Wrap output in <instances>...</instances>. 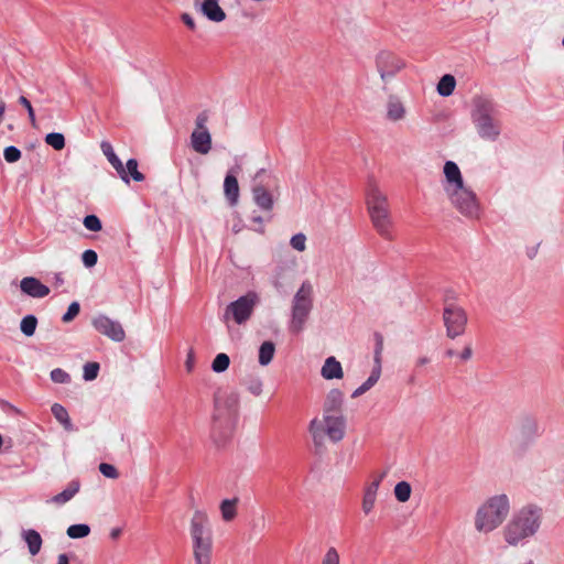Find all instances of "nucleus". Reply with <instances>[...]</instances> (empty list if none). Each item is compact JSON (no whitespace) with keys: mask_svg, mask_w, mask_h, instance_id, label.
Returning a JSON list of instances; mask_svg holds the SVG:
<instances>
[{"mask_svg":"<svg viewBox=\"0 0 564 564\" xmlns=\"http://www.w3.org/2000/svg\"><path fill=\"white\" fill-rule=\"evenodd\" d=\"M124 169L129 180L130 177L135 182H142L144 180V175L138 170V161L135 159H129Z\"/></svg>","mask_w":564,"mask_h":564,"instance_id":"33","label":"nucleus"},{"mask_svg":"<svg viewBox=\"0 0 564 564\" xmlns=\"http://www.w3.org/2000/svg\"><path fill=\"white\" fill-rule=\"evenodd\" d=\"M445 355H446V357L452 358V357H455V356L457 357L458 354H456V351L454 349H447L445 351Z\"/></svg>","mask_w":564,"mask_h":564,"instance_id":"61","label":"nucleus"},{"mask_svg":"<svg viewBox=\"0 0 564 564\" xmlns=\"http://www.w3.org/2000/svg\"><path fill=\"white\" fill-rule=\"evenodd\" d=\"M323 415H344V393L332 389L323 403Z\"/></svg>","mask_w":564,"mask_h":564,"instance_id":"17","label":"nucleus"},{"mask_svg":"<svg viewBox=\"0 0 564 564\" xmlns=\"http://www.w3.org/2000/svg\"><path fill=\"white\" fill-rule=\"evenodd\" d=\"M259 302L256 292H248L246 295L240 296L238 300L227 305L224 313V321L232 319L236 324L241 325L246 323Z\"/></svg>","mask_w":564,"mask_h":564,"instance_id":"10","label":"nucleus"},{"mask_svg":"<svg viewBox=\"0 0 564 564\" xmlns=\"http://www.w3.org/2000/svg\"><path fill=\"white\" fill-rule=\"evenodd\" d=\"M380 376H381V368L373 366L370 376L365 381V384L368 387L369 390L378 382V380L380 379Z\"/></svg>","mask_w":564,"mask_h":564,"instance_id":"49","label":"nucleus"},{"mask_svg":"<svg viewBox=\"0 0 564 564\" xmlns=\"http://www.w3.org/2000/svg\"><path fill=\"white\" fill-rule=\"evenodd\" d=\"M274 352H275V346L272 341L262 343L259 348V364L261 366L269 365L274 357Z\"/></svg>","mask_w":564,"mask_h":564,"instance_id":"29","label":"nucleus"},{"mask_svg":"<svg viewBox=\"0 0 564 564\" xmlns=\"http://www.w3.org/2000/svg\"><path fill=\"white\" fill-rule=\"evenodd\" d=\"M20 327L24 335L32 336L35 333V315L29 314L23 317Z\"/></svg>","mask_w":564,"mask_h":564,"instance_id":"36","label":"nucleus"},{"mask_svg":"<svg viewBox=\"0 0 564 564\" xmlns=\"http://www.w3.org/2000/svg\"><path fill=\"white\" fill-rule=\"evenodd\" d=\"M195 564H212L213 530L205 511L195 510L189 523Z\"/></svg>","mask_w":564,"mask_h":564,"instance_id":"6","label":"nucleus"},{"mask_svg":"<svg viewBox=\"0 0 564 564\" xmlns=\"http://www.w3.org/2000/svg\"><path fill=\"white\" fill-rule=\"evenodd\" d=\"M539 423L530 415L522 416L516 424L512 435L514 451L522 453L527 451L539 437Z\"/></svg>","mask_w":564,"mask_h":564,"instance_id":"9","label":"nucleus"},{"mask_svg":"<svg viewBox=\"0 0 564 564\" xmlns=\"http://www.w3.org/2000/svg\"><path fill=\"white\" fill-rule=\"evenodd\" d=\"M209 120V113L207 110L200 111L195 118V129L200 131H209L207 128V122Z\"/></svg>","mask_w":564,"mask_h":564,"instance_id":"44","label":"nucleus"},{"mask_svg":"<svg viewBox=\"0 0 564 564\" xmlns=\"http://www.w3.org/2000/svg\"><path fill=\"white\" fill-rule=\"evenodd\" d=\"M444 180L442 187L452 207L469 220H478L481 216V204L475 191L465 183L459 166L446 161L443 166Z\"/></svg>","mask_w":564,"mask_h":564,"instance_id":"1","label":"nucleus"},{"mask_svg":"<svg viewBox=\"0 0 564 564\" xmlns=\"http://www.w3.org/2000/svg\"><path fill=\"white\" fill-rule=\"evenodd\" d=\"M57 564H69L68 555L65 553H62L57 556Z\"/></svg>","mask_w":564,"mask_h":564,"instance_id":"57","label":"nucleus"},{"mask_svg":"<svg viewBox=\"0 0 564 564\" xmlns=\"http://www.w3.org/2000/svg\"><path fill=\"white\" fill-rule=\"evenodd\" d=\"M345 415H323L322 419L314 417L308 424V433L315 444H322L325 437L332 442H340L346 434Z\"/></svg>","mask_w":564,"mask_h":564,"instance_id":"8","label":"nucleus"},{"mask_svg":"<svg viewBox=\"0 0 564 564\" xmlns=\"http://www.w3.org/2000/svg\"><path fill=\"white\" fill-rule=\"evenodd\" d=\"M224 193L231 206L238 203L239 185L236 175L230 172L227 173L224 181Z\"/></svg>","mask_w":564,"mask_h":564,"instance_id":"22","label":"nucleus"},{"mask_svg":"<svg viewBox=\"0 0 564 564\" xmlns=\"http://www.w3.org/2000/svg\"><path fill=\"white\" fill-rule=\"evenodd\" d=\"M79 491V482L73 480L68 486L59 494L52 498V501L57 505H64L68 502Z\"/></svg>","mask_w":564,"mask_h":564,"instance_id":"26","label":"nucleus"},{"mask_svg":"<svg viewBox=\"0 0 564 564\" xmlns=\"http://www.w3.org/2000/svg\"><path fill=\"white\" fill-rule=\"evenodd\" d=\"M239 394L231 391L228 394L217 395L215 399V420L231 417L237 410Z\"/></svg>","mask_w":564,"mask_h":564,"instance_id":"15","label":"nucleus"},{"mask_svg":"<svg viewBox=\"0 0 564 564\" xmlns=\"http://www.w3.org/2000/svg\"><path fill=\"white\" fill-rule=\"evenodd\" d=\"M459 361L466 362L473 357V347L471 344H466L464 349L457 355Z\"/></svg>","mask_w":564,"mask_h":564,"instance_id":"51","label":"nucleus"},{"mask_svg":"<svg viewBox=\"0 0 564 564\" xmlns=\"http://www.w3.org/2000/svg\"><path fill=\"white\" fill-rule=\"evenodd\" d=\"M21 290L25 294L35 297V276H26L21 281Z\"/></svg>","mask_w":564,"mask_h":564,"instance_id":"42","label":"nucleus"},{"mask_svg":"<svg viewBox=\"0 0 564 564\" xmlns=\"http://www.w3.org/2000/svg\"><path fill=\"white\" fill-rule=\"evenodd\" d=\"M45 142L56 151H59L65 147V138L59 132H51L46 134Z\"/></svg>","mask_w":564,"mask_h":564,"instance_id":"34","label":"nucleus"},{"mask_svg":"<svg viewBox=\"0 0 564 564\" xmlns=\"http://www.w3.org/2000/svg\"><path fill=\"white\" fill-rule=\"evenodd\" d=\"M456 86V80L453 75L446 74L440 79L436 90L440 96L448 97L453 94Z\"/></svg>","mask_w":564,"mask_h":564,"instance_id":"28","label":"nucleus"},{"mask_svg":"<svg viewBox=\"0 0 564 564\" xmlns=\"http://www.w3.org/2000/svg\"><path fill=\"white\" fill-rule=\"evenodd\" d=\"M473 105L471 119L477 134L485 141H497L501 134V122L496 105L484 96L475 97Z\"/></svg>","mask_w":564,"mask_h":564,"instance_id":"5","label":"nucleus"},{"mask_svg":"<svg viewBox=\"0 0 564 564\" xmlns=\"http://www.w3.org/2000/svg\"><path fill=\"white\" fill-rule=\"evenodd\" d=\"M194 8L212 22H223L226 12L220 8L218 0H193Z\"/></svg>","mask_w":564,"mask_h":564,"instance_id":"16","label":"nucleus"},{"mask_svg":"<svg viewBox=\"0 0 564 564\" xmlns=\"http://www.w3.org/2000/svg\"><path fill=\"white\" fill-rule=\"evenodd\" d=\"M511 510L510 498L498 494L482 501L474 516V528L481 534H489L500 528Z\"/></svg>","mask_w":564,"mask_h":564,"instance_id":"3","label":"nucleus"},{"mask_svg":"<svg viewBox=\"0 0 564 564\" xmlns=\"http://www.w3.org/2000/svg\"><path fill=\"white\" fill-rule=\"evenodd\" d=\"M253 199L261 209L271 210L273 207L272 195L261 185L253 187Z\"/></svg>","mask_w":564,"mask_h":564,"instance_id":"23","label":"nucleus"},{"mask_svg":"<svg viewBox=\"0 0 564 564\" xmlns=\"http://www.w3.org/2000/svg\"><path fill=\"white\" fill-rule=\"evenodd\" d=\"M253 221L261 224L262 218L260 216L253 217Z\"/></svg>","mask_w":564,"mask_h":564,"instance_id":"64","label":"nucleus"},{"mask_svg":"<svg viewBox=\"0 0 564 564\" xmlns=\"http://www.w3.org/2000/svg\"><path fill=\"white\" fill-rule=\"evenodd\" d=\"M121 534V530L119 528L112 529L110 532L111 539H117Z\"/></svg>","mask_w":564,"mask_h":564,"instance_id":"60","label":"nucleus"},{"mask_svg":"<svg viewBox=\"0 0 564 564\" xmlns=\"http://www.w3.org/2000/svg\"><path fill=\"white\" fill-rule=\"evenodd\" d=\"M90 533V528L87 524H72L67 528V535L70 539L86 538Z\"/></svg>","mask_w":564,"mask_h":564,"instance_id":"32","label":"nucleus"},{"mask_svg":"<svg viewBox=\"0 0 564 564\" xmlns=\"http://www.w3.org/2000/svg\"><path fill=\"white\" fill-rule=\"evenodd\" d=\"M367 391H369L368 387L365 384V382L359 386L352 393H351V398H358L360 395H362L364 393H366Z\"/></svg>","mask_w":564,"mask_h":564,"instance_id":"54","label":"nucleus"},{"mask_svg":"<svg viewBox=\"0 0 564 564\" xmlns=\"http://www.w3.org/2000/svg\"><path fill=\"white\" fill-rule=\"evenodd\" d=\"M99 372V364L98 362H87L84 366L83 377L86 381H91L97 378Z\"/></svg>","mask_w":564,"mask_h":564,"instance_id":"38","label":"nucleus"},{"mask_svg":"<svg viewBox=\"0 0 564 564\" xmlns=\"http://www.w3.org/2000/svg\"><path fill=\"white\" fill-rule=\"evenodd\" d=\"M230 365V358L227 354L220 352L218 354L213 362H212V369L214 372L220 373L228 369Z\"/></svg>","mask_w":564,"mask_h":564,"instance_id":"31","label":"nucleus"},{"mask_svg":"<svg viewBox=\"0 0 564 564\" xmlns=\"http://www.w3.org/2000/svg\"><path fill=\"white\" fill-rule=\"evenodd\" d=\"M194 365H195V355H194V350L193 349H189L188 352H187V356H186V360H185V367H186V370L188 372H192L193 369H194Z\"/></svg>","mask_w":564,"mask_h":564,"instance_id":"52","label":"nucleus"},{"mask_svg":"<svg viewBox=\"0 0 564 564\" xmlns=\"http://www.w3.org/2000/svg\"><path fill=\"white\" fill-rule=\"evenodd\" d=\"M543 508L535 503H528L519 508L503 527V541L509 546H522L535 536L543 523Z\"/></svg>","mask_w":564,"mask_h":564,"instance_id":"2","label":"nucleus"},{"mask_svg":"<svg viewBox=\"0 0 564 564\" xmlns=\"http://www.w3.org/2000/svg\"><path fill=\"white\" fill-rule=\"evenodd\" d=\"M51 411L56 421H58L66 431L74 430L68 412L62 404L54 403L51 408Z\"/></svg>","mask_w":564,"mask_h":564,"instance_id":"25","label":"nucleus"},{"mask_svg":"<svg viewBox=\"0 0 564 564\" xmlns=\"http://www.w3.org/2000/svg\"><path fill=\"white\" fill-rule=\"evenodd\" d=\"M50 293V289L37 281V297H44Z\"/></svg>","mask_w":564,"mask_h":564,"instance_id":"55","label":"nucleus"},{"mask_svg":"<svg viewBox=\"0 0 564 564\" xmlns=\"http://www.w3.org/2000/svg\"><path fill=\"white\" fill-rule=\"evenodd\" d=\"M313 285L310 281H304L292 299L291 319L289 330L294 334L301 333L313 310Z\"/></svg>","mask_w":564,"mask_h":564,"instance_id":"7","label":"nucleus"},{"mask_svg":"<svg viewBox=\"0 0 564 564\" xmlns=\"http://www.w3.org/2000/svg\"><path fill=\"white\" fill-rule=\"evenodd\" d=\"M241 384L254 397H259L262 393L263 382L258 375H247L241 380Z\"/></svg>","mask_w":564,"mask_h":564,"instance_id":"24","label":"nucleus"},{"mask_svg":"<svg viewBox=\"0 0 564 564\" xmlns=\"http://www.w3.org/2000/svg\"><path fill=\"white\" fill-rule=\"evenodd\" d=\"M393 492L399 502H406L411 497L412 488L408 481H400L395 485Z\"/></svg>","mask_w":564,"mask_h":564,"instance_id":"30","label":"nucleus"},{"mask_svg":"<svg viewBox=\"0 0 564 564\" xmlns=\"http://www.w3.org/2000/svg\"><path fill=\"white\" fill-rule=\"evenodd\" d=\"M406 109L397 96H390L387 101V118L397 122L405 118Z\"/></svg>","mask_w":564,"mask_h":564,"instance_id":"21","label":"nucleus"},{"mask_svg":"<svg viewBox=\"0 0 564 564\" xmlns=\"http://www.w3.org/2000/svg\"><path fill=\"white\" fill-rule=\"evenodd\" d=\"M51 379L56 383H67L70 381L69 375L61 368L51 371Z\"/></svg>","mask_w":564,"mask_h":564,"instance_id":"45","label":"nucleus"},{"mask_svg":"<svg viewBox=\"0 0 564 564\" xmlns=\"http://www.w3.org/2000/svg\"><path fill=\"white\" fill-rule=\"evenodd\" d=\"M82 260L85 267L91 268L97 263L98 256L94 250H85L82 254Z\"/></svg>","mask_w":564,"mask_h":564,"instance_id":"47","label":"nucleus"},{"mask_svg":"<svg viewBox=\"0 0 564 564\" xmlns=\"http://www.w3.org/2000/svg\"><path fill=\"white\" fill-rule=\"evenodd\" d=\"M181 19L186 26H188L191 30H195L196 23L192 15H189L188 13H183Z\"/></svg>","mask_w":564,"mask_h":564,"instance_id":"53","label":"nucleus"},{"mask_svg":"<svg viewBox=\"0 0 564 564\" xmlns=\"http://www.w3.org/2000/svg\"><path fill=\"white\" fill-rule=\"evenodd\" d=\"M80 312V305L78 302H72L66 311V313L62 316L63 323H70Z\"/></svg>","mask_w":564,"mask_h":564,"instance_id":"41","label":"nucleus"},{"mask_svg":"<svg viewBox=\"0 0 564 564\" xmlns=\"http://www.w3.org/2000/svg\"><path fill=\"white\" fill-rule=\"evenodd\" d=\"M3 156L8 163H14L20 160L21 151L14 145H9L4 149Z\"/></svg>","mask_w":564,"mask_h":564,"instance_id":"43","label":"nucleus"},{"mask_svg":"<svg viewBox=\"0 0 564 564\" xmlns=\"http://www.w3.org/2000/svg\"><path fill=\"white\" fill-rule=\"evenodd\" d=\"M55 280H56V283L57 284H62L64 282L63 278L61 276V274H56L55 275Z\"/></svg>","mask_w":564,"mask_h":564,"instance_id":"62","label":"nucleus"},{"mask_svg":"<svg viewBox=\"0 0 564 564\" xmlns=\"http://www.w3.org/2000/svg\"><path fill=\"white\" fill-rule=\"evenodd\" d=\"M29 112V118H30V121L32 123V126H35V110L34 108H32L31 110H28Z\"/></svg>","mask_w":564,"mask_h":564,"instance_id":"59","label":"nucleus"},{"mask_svg":"<svg viewBox=\"0 0 564 564\" xmlns=\"http://www.w3.org/2000/svg\"><path fill=\"white\" fill-rule=\"evenodd\" d=\"M20 102L28 109V110H31L33 108L31 101L25 98L24 96H21L20 97Z\"/></svg>","mask_w":564,"mask_h":564,"instance_id":"58","label":"nucleus"},{"mask_svg":"<svg viewBox=\"0 0 564 564\" xmlns=\"http://www.w3.org/2000/svg\"><path fill=\"white\" fill-rule=\"evenodd\" d=\"M290 245L296 251H304L306 249V236L302 232L294 235L290 240Z\"/></svg>","mask_w":564,"mask_h":564,"instance_id":"40","label":"nucleus"},{"mask_svg":"<svg viewBox=\"0 0 564 564\" xmlns=\"http://www.w3.org/2000/svg\"><path fill=\"white\" fill-rule=\"evenodd\" d=\"M387 476V471H380L372 475V480L366 485L364 489V496H362V502H361V509L366 516H368L370 512H372L376 501H377V495L380 487V484Z\"/></svg>","mask_w":564,"mask_h":564,"instance_id":"14","label":"nucleus"},{"mask_svg":"<svg viewBox=\"0 0 564 564\" xmlns=\"http://www.w3.org/2000/svg\"><path fill=\"white\" fill-rule=\"evenodd\" d=\"M24 540L28 544L29 551L32 555H35V529H29L23 531Z\"/></svg>","mask_w":564,"mask_h":564,"instance_id":"48","label":"nucleus"},{"mask_svg":"<svg viewBox=\"0 0 564 564\" xmlns=\"http://www.w3.org/2000/svg\"><path fill=\"white\" fill-rule=\"evenodd\" d=\"M99 471L105 477L110 478V479H117L119 477V473H118L117 468L111 464L101 463L99 465Z\"/></svg>","mask_w":564,"mask_h":564,"instance_id":"46","label":"nucleus"},{"mask_svg":"<svg viewBox=\"0 0 564 564\" xmlns=\"http://www.w3.org/2000/svg\"><path fill=\"white\" fill-rule=\"evenodd\" d=\"M321 564H340V556L338 551L332 546L324 554Z\"/></svg>","mask_w":564,"mask_h":564,"instance_id":"39","label":"nucleus"},{"mask_svg":"<svg viewBox=\"0 0 564 564\" xmlns=\"http://www.w3.org/2000/svg\"><path fill=\"white\" fill-rule=\"evenodd\" d=\"M382 351H383V336L379 333H376L375 334V351H373V361H375L376 367L381 368Z\"/></svg>","mask_w":564,"mask_h":564,"instance_id":"35","label":"nucleus"},{"mask_svg":"<svg viewBox=\"0 0 564 564\" xmlns=\"http://www.w3.org/2000/svg\"><path fill=\"white\" fill-rule=\"evenodd\" d=\"M366 205L376 231L384 239H392L393 219L388 196L375 180H369L366 191Z\"/></svg>","mask_w":564,"mask_h":564,"instance_id":"4","label":"nucleus"},{"mask_svg":"<svg viewBox=\"0 0 564 564\" xmlns=\"http://www.w3.org/2000/svg\"><path fill=\"white\" fill-rule=\"evenodd\" d=\"M321 376L325 380L343 379L344 370L341 364L334 356L327 357L322 366Z\"/></svg>","mask_w":564,"mask_h":564,"instance_id":"20","label":"nucleus"},{"mask_svg":"<svg viewBox=\"0 0 564 564\" xmlns=\"http://www.w3.org/2000/svg\"><path fill=\"white\" fill-rule=\"evenodd\" d=\"M93 327L112 341L121 343L126 338V332L120 322L105 314H98L91 319Z\"/></svg>","mask_w":564,"mask_h":564,"instance_id":"12","label":"nucleus"},{"mask_svg":"<svg viewBox=\"0 0 564 564\" xmlns=\"http://www.w3.org/2000/svg\"><path fill=\"white\" fill-rule=\"evenodd\" d=\"M83 224H84L85 228L90 231L97 232L102 229L101 221L96 215H87L84 218Z\"/></svg>","mask_w":564,"mask_h":564,"instance_id":"37","label":"nucleus"},{"mask_svg":"<svg viewBox=\"0 0 564 564\" xmlns=\"http://www.w3.org/2000/svg\"><path fill=\"white\" fill-rule=\"evenodd\" d=\"M443 321L446 327V336L455 339L465 333L468 317L462 306L454 302H446L443 311Z\"/></svg>","mask_w":564,"mask_h":564,"instance_id":"11","label":"nucleus"},{"mask_svg":"<svg viewBox=\"0 0 564 564\" xmlns=\"http://www.w3.org/2000/svg\"><path fill=\"white\" fill-rule=\"evenodd\" d=\"M238 498L225 499L220 503V512L224 521L229 522L237 516Z\"/></svg>","mask_w":564,"mask_h":564,"instance_id":"27","label":"nucleus"},{"mask_svg":"<svg viewBox=\"0 0 564 564\" xmlns=\"http://www.w3.org/2000/svg\"><path fill=\"white\" fill-rule=\"evenodd\" d=\"M4 109H6L4 102L0 101V117L3 116Z\"/></svg>","mask_w":564,"mask_h":564,"instance_id":"63","label":"nucleus"},{"mask_svg":"<svg viewBox=\"0 0 564 564\" xmlns=\"http://www.w3.org/2000/svg\"><path fill=\"white\" fill-rule=\"evenodd\" d=\"M405 66V63L391 52L382 51L376 57V67L383 82L392 79Z\"/></svg>","mask_w":564,"mask_h":564,"instance_id":"13","label":"nucleus"},{"mask_svg":"<svg viewBox=\"0 0 564 564\" xmlns=\"http://www.w3.org/2000/svg\"><path fill=\"white\" fill-rule=\"evenodd\" d=\"M192 149L202 155H206L212 150V134L209 131L193 130L191 133Z\"/></svg>","mask_w":564,"mask_h":564,"instance_id":"18","label":"nucleus"},{"mask_svg":"<svg viewBox=\"0 0 564 564\" xmlns=\"http://www.w3.org/2000/svg\"><path fill=\"white\" fill-rule=\"evenodd\" d=\"M430 361H431L430 357H427V356H421V357H419V358L415 360V366H416V367H423V366H425V365L430 364Z\"/></svg>","mask_w":564,"mask_h":564,"instance_id":"56","label":"nucleus"},{"mask_svg":"<svg viewBox=\"0 0 564 564\" xmlns=\"http://www.w3.org/2000/svg\"><path fill=\"white\" fill-rule=\"evenodd\" d=\"M0 409L3 411L7 415H19L21 412L18 408H15L13 404L8 402L7 400L0 399Z\"/></svg>","mask_w":564,"mask_h":564,"instance_id":"50","label":"nucleus"},{"mask_svg":"<svg viewBox=\"0 0 564 564\" xmlns=\"http://www.w3.org/2000/svg\"><path fill=\"white\" fill-rule=\"evenodd\" d=\"M101 151L111 164V166L116 170L120 178L129 184L128 174L126 172L124 165L122 164L121 160L116 155L112 145L107 142L102 141L100 144Z\"/></svg>","mask_w":564,"mask_h":564,"instance_id":"19","label":"nucleus"}]
</instances>
